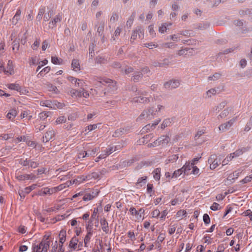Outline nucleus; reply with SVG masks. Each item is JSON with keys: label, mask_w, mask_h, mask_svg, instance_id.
Returning a JSON list of instances; mask_svg holds the SVG:
<instances>
[{"label": "nucleus", "mask_w": 252, "mask_h": 252, "mask_svg": "<svg viewBox=\"0 0 252 252\" xmlns=\"http://www.w3.org/2000/svg\"><path fill=\"white\" fill-rule=\"evenodd\" d=\"M17 115V111L15 109H11L7 114V118L10 120H13Z\"/></svg>", "instance_id": "obj_33"}, {"label": "nucleus", "mask_w": 252, "mask_h": 252, "mask_svg": "<svg viewBox=\"0 0 252 252\" xmlns=\"http://www.w3.org/2000/svg\"><path fill=\"white\" fill-rule=\"evenodd\" d=\"M220 76H221L220 73H216L214 74V75H213L212 76H210L208 77V80H213V81L217 80L220 78Z\"/></svg>", "instance_id": "obj_50"}, {"label": "nucleus", "mask_w": 252, "mask_h": 252, "mask_svg": "<svg viewBox=\"0 0 252 252\" xmlns=\"http://www.w3.org/2000/svg\"><path fill=\"white\" fill-rule=\"evenodd\" d=\"M116 151H117V146H111L103 151L102 152V154L104 155V157L105 158Z\"/></svg>", "instance_id": "obj_19"}, {"label": "nucleus", "mask_w": 252, "mask_h": 252, "mask_svg": "<svg viewBox=\"0 0 252 252\" xmlns=\"http://www.w3.org/2000/svg\"><path fill=\"white\" fill-rule=\"evenodd\" d=\"M183 173H184V169L182 167L180 169H179L177 170H175L174 173L172 174L171 176L172 178H176L180 176H181Z\"/></svg>", "instance_id": "obj_36"}, {"label": "nucleus", "mask_w": 252, "mask_h": 252, "mask_svg": "<svg viewBox=\"0 0 252 252\" xmlns=\"http://www.w3.org/2000/svg\"><path fill=\"white\" fill-rule=\"evenodd\" d=\"M180 85L179 80L172 79L164 84V87L169 90H172L178 88Z\"/></svg>", "instance_id": "obj_7"}, {"label": "nucleus", "mask_w": 252, "mask_h": 252, "mask_svg": "<svg viewBox=\"0 0 252 252\" xmlns=\"http://www.w3.org/2000/svg\"><path fill=\"white\" fill-rule=\"evenodd\" d=\"M144 32L143 29L141 27H137L132 31L130 41L133 44L135 40L138 37L140 39L144 38Z\"/></svg>", "instance_id": "obj_5"}, {"label": "nucleus", "mask_w": 252, "mask_h": 252, "mask_svg": "<svg viewBox=\"0 0 252 252\" xmlns=\"http://www.w3.org/2000/svg\"><path fill=\"white\" fill-rule=\"evenodd\" d=\"M49 236H44L39 245L33 244L32 252H47L50 246Z\"/></svg>", "instance_id": "obj_3"}, {"label": "nucleus", "mask_w": 252, "mask_h": 252, "mask_svg": "<svg viewBox=\"0 0 252 252\" xmlns=\"http://www.w3.org/2000/svg\"><path fill=\"white\" fill-rule=\"evenodd\" d=\"M161 120L159 119L156 121L154 123L151 124H149L147 125L142 129V132H148L151 130L154 129L156 126H157L160 122Z\"/></svg>", "instance_id": "obj_11"}, {"label": "nucleus", "mask_w": 252, "mask_h": 252, "mask_svg": "<svg viewBox=\"0 0 252 252\" xmlns=\"http://www.w3.org/2000/svg\"><path fill=\"white\" fill-rule=\"evenodd\" d=\"M30 159L28 158H26L24 159L23 158H21L19 160V164L23 165V166H29Z\"/></svg>", "instance_id": "obj_56"}, {"label": "nucleus", "mask_w": 252, "mask_h": 252, "mask_svg": "<svg viewBox=\"0 0 252 252\" xmlns=\"http://www.w3.org/2000/svg\"><path fill=\"white\" fill-rule=\"evenodd\" d=\"M56 193L55 191V188L49 189L48 188H45L42 189L41 190L39 191L38 194L39 195H45L46 194L51 195L53 193Z\"/></svg>", "instance_id": "obj_14"}, {"label": "nucleus", "mask_w": 252, "mask_h": 252, "mask_svg": "<svg viewBox=\"0 0 252 252\" xmlns=\"http://www.w3.org/2000/svg\"><path fill=\"white\" fill-rule=\"evenodd\" d=\"M99 175L97 173L93 172L91 175H88L86 176H82L80 177V179H82L83 181H87L89 180L92 178H94V179H97L99 178Z\"/></svg>", "instance_id": "obj_21"}, {"label": "nucleus", "mask_w": 252, "mask_h": 252, "mask_svg": "<svg viewBox=\"0 0 252 252\" xmlns=\"http://www.w3.org/2000/svg\"><path fill=\"white\" fill-rule=\"evenodd\" d=\"M143 74L140 72H135L132 77V79L134 82H138L140 79L142 78Z\"/></svg>", "instance_id": "obj_28"}, {"label": "nucleus", "mask_w": 252, "mask_h": 252, "mask_svg": "<svg viewBox=\"0 0 252 252\" xmlns=\"http://www.w3.org/2000/svg\"><path fill=\"white\" fill-rule=\"evenodd\" d=\"M217 157V156L215 154L211 155L210 156L208 159V162L210 164V166H211L212 165L213 162H214V161L216 160Z\"/></svg>", "instance_id": "obj_54"}, {"label": "nucleus", "mask_w": 252, "mask_h": 252, "mask_svg": "<svg viewBox=\"0 0 252 252\" xmlns=\"http://www.w3.org/2000/svg\"><path fill=\"white\" fill-rule=\"evenodd\" d=\"M15 177L18 180L21 181L32 179L34 178V176L32 174H20L19 173H18L16 174Z\"/></svg>", "instance_id": "obj_12"}, {"label": "nucleus", "mask_w": 252, "mask_h": 252, "mask_svg": "<svg viewBox=\"0 0 252 252\" xmlns=\"http://www.w3.org/2000/svg\"><path fill=\"white\" fill-rule=\"evenodd\" d=\"M36 185H32L25 188V192L26 194L29 193L32 190L35 189Z\"/></svg>", "instance_id": "obj_64"}, {"label": "nucleus", "mask_w": 252, "mask_h": 252, "mask_svg": "<svg viewBox=\"0 0 252 252\" xmlns=\"http://www.w3.org/2000/svg\"><path fill=\"white\" fill-rule=\"evenodd\" d=\"M62 20V15L60 13L57 15L49 23V27L53 28L56 26V24L61 22Z\"/></svg>", "instance_id": "obj_13"}, {"label": "nucleus", "mask_w": 252, "mask_h": 252, "mask_svg": "<svg viewBox=\"0 0 252 252\" xmlns=\"http://www.w3.org/2000/svg\"><path fill=\"white\" fill-rule=\"evenodd\" d=\"M134 70V69L131 67H127V68L124 69L122 68L121 70V71L122 72L125 73L126 74H128L129 73H130L132 72Z\"/></svg>", "instance_id": "obj_61"}, {"label": "nucleus", "mask_w": 252, "mask_h": 252, "mask_svg": "<svg viewBox=\"0 0 252 252\" xmlns=\"http://www.w3.org/2000/svg\"><path fill=\"white\" fill-rule=\"evenodd\" d=\"M220 161L221 159L218 158L217 157L216 160L214 161V162H213L212 165L211 166H210V168L212 170L215 169L220 163Z\"/></svg>", "instance_id": "obj_47"}, {"label": "nucleus", "mask_w": 252, "mask_h": 252, "mask_svg": "<svg viewBox=\"0 0 252 252\" xmlns=\"http://www.w3.org/2000/svg\"><path fill=\"white\" fill-rule=\"evenodd\" d=\"M119 15L116 12H113L112 15L110 18V22L111 23H115L118 21Z\"/></svg>", "instance_id": "obj_48"}, {"label": "nucleus", "mask_w": 252, "mask_h": 252, "mask_svg": "<svg viewBox=\"0 0 252 252\" xmlns=\"http://www.w3.org/2000/svg\"><path fill=\"white\" fill-rule=\"evenodd\" d=\"M50 114V112H42L39 113V118L40 120L44 121L49 117Z\"/></svg>", "instance_id": "obj_44"}, {"label": "nucleus", "mask_w": 252, "mask_h": 252, "mask_svg": "<svg viewBox=\"0 0 252 252\" xmlns=\"http://www.w3.org/2000/svg\"><path fill=\"white\" fill-rule=\"evenodd\" d=\"M187 212L184 210H180V211H178V212L176 214V217L177 218H180V219H182L183 217H186V216Z\"/></svg>", "instance_id": "obj_51"}, {"label": "nucleus", "mask_w": 252, "mask_h": 252, "mask_svg": "<svg viewBox=\"0 0 252 252\" xmlns=\"http://www.w3.org/2000/svg\"><path fill=\"white\" fill-rule=\"evenodd\" d=\"M217 91L215 89H211L206 92V95L208 97H211L212 95L216 94Z\"/></svg>", "instance_id": "obj_60"}, {"label": "nucleus", "mask_w": 252, "mask_h": 252, "mask_svg": "<svg viewBox=\"0 0 252 252\" xmlns=\"http://www.w3.org/2000/svg\"><path fill=\"white\" fill-rule=\"evenodd\" d=\"M231 109L227 108L223 110L221 113L218 116V119H223L226 117L230 113Z\"/></svg>", "instance_id": "obj_27"}, {"label": "nucleus", "mask_w": 252, "mask_h": 252, "mask_svg": "<svg viewBox=\"0 0 252 252\" xmlns=\"http://www.w3.org/2000/svg\"><path fill=\"white\" fill-rule=\"evenodd\" d=\"M178 158V155H173L171 156H169L168 158V162H171L173 163L177 161V160Z\"/></svg>", "instance_id": "obj_52"}, {"label": "nucleus", "mask_w": 252, "mask_h": 252, "mask_svg": "<svg viewBox=\"0 0 252 252\" xmlns=\"http://www.w3.org/2000/svg\"><path fill=\"white\" fill-rule=\"evenodd\" d=\"M51 62L55 64H61L63 62V60L61 58H58L57 57H52Z\"/></svg>", "instance_id": "obj_43"}, {"label": "nucleus", "mask_w": 252, "mask_h": 252, "mask_svg": "<svg viewBox=\"0 0 252 252\" xmlns=\"http://www.w3.org/2000/svg\"><path fill=\"white\" fill-rule=\"evenodd\" d=\"M240 173L241 172L239 171H235L234 172L230 174L228 176V177L227 178V180L233 182L235 179H237L238 178Z\"/></svg>", "instance_id": "obj_24"}, {"label": "nucleus", "mask_w": 252, "mask_h": 252, "mask_svg": "<svg viewBox=\"0 0 252 252\" xmlns=\"http://www.w3.org/2000/svg\"><path fill=\"white\" fill-rule=\"evenodd\" d=\"M246 151H247V149L246 148H243L242 149L237 150L235 152L231 153V154H232V156H234V158L242 155Z\"/></svg>", "instance_id": "obj_31"}, {"label": "nucleus", "mask_w": 252, "mask_h": 252, "mask_svg": "<svg viewBox=\"0 0 252 252\" xmlns=\"http://www.w3.org/2000/svg\"><path fill=\"white\" fill-rule=\"evenodd\" d=\"M167 30V23H163L159 27L158 31L161 33H164Z\"/></svg>", "instance_id": "obj_59"}, {"label": "nucleus", "mask_w": 252, "mask_h": 252, "mask_svg": "<svg viewBox=\"0 0 252 252\" xmlns=\"http://www.w3.org/2000/svg\"><path fill=\"white\" fill-rule=\"evenodd\" d=\"M170 64L168 59H164L161 62H156L154 63V65L156 67H166Z\"/></svg>", "instance_id": "obj_17"}, {"label": "nucleus", "mask_w": 252, "mask_h": 252, "mask_svg": "<svg viewBox=\"0 0 252 252\" xmlns=\"http://www.w3.org/2000/svg\"><path fill=\"white\" fill-rule=\"evenodd\" d=\"M122 32V28H120V27H118L114 32V36H112L111 38V41L112 42L115 41V40H116L115 37L119 36Z\"/></svg>", "instance_id": "obj_35"}, {"label": "nucleus", "mask_w": 252, "mask_h": 252, "mask_svg": "<svg viewBox=\"0 0 252 252\" xmlns=\"http://www.w3.org/2000/svg\"><path fill=\"white\" fill-rule=\"evenodd\" d=\"M66 236V231L63 229H62L60 231L59 235V236L60 237L59 243L60 244H63L65 242Z\"/></svg>", "instance_id": "obj_25"}, {"label": "nucleus", "mask_w": 252, "mask_h": 252, "mask_svg": "<svg viewBox=\"0 0 252 252\" xmlns=\"http://www.w3.org/2000/svg\"><path fill=\"white\" fill-rule=\"evenodd\" d=\"M71 66L73 68V70H75V69L80 70V65L79 61L76 59H73L72 61Z\"/></svg>", "instance_id": "obj_37"}, {"label": "nucleus", "mask_w": 252, "mask_h": 252, "mask_svg": "<svg viewBox=\"0 0 252 252\" xmlns=\"http://www.w3.org/2000/svg\"><path fill=\"white\" fill-rule=\"evenodd\" d=\"M129 130L130 128L128 126L121 127L116 129L112 136L114 137H119L123 135L124 134H127L129 132Z\"/></svg>", "instance_id": "obj_10"}, {"label": "nucleus", "mask_w": 252, "mask_h": 252, "mask_svg": "<svg viewBox=\"0 0 252 252\" xmlns=\"http://www.w3.org/2000/svg\"><path fill=\"white\" fill-rule=\"evenodd\" d=\"M100 223L101 225L102 230L105 232L106 234L108 233L109 227L108 223L106 220L104 218L101 219L100 220Z\"/></svg>", "instance_id": "obj_18"}, {"label": "nucleus", "mask_w": 252, "mask_h": 252, "mask_svg": "<svg viewBox=\"0 0 252 252\" xmlns=\"http://www.w3.org/2000/svg\"><path fill=\"white\" fill-rule=\"evenodd\" d=\"M234 158V156H232V154H230L229 156H227L226 158L222 161V165H225L228 163V162Z\"/></svg>", "instance_id": "obj_53"}, {"label": "nucleus", "mask_w": 252, "mask_h": 252, "mask_svg": "<svg viewBox=\"0 0 252 252\" xmlns=\"http://www.w3.org/2000/svg\"><path fill=\"white\" fill-rule=\"evenodd\" d=\"M19 41L17 40H14L12 43V50L14 51L15 50L16 51H18L19 48Z\"/></svg>", "instance_id": "obj_58"}, {"label": "nucleus", "mask_w": 252, "mask_h": 252, "mask_svg": "<svg viewBox=\"0 0 252 252\" xmlns=\"http://www.w3.org/2000/svg\"><path fill=\"white\" fill-rule=\"evenodd\" d=\"M194 165V163H188L186 162V164L182 167L184 169V174H188L189 171H190L192 168V166Z\"/></svg>", "instance_id": "obj_26"}, {"label": "nucleus", "mask_w": 252, "mask_h": 252, "mask_svg": "<svg viewBox=\"0 0 252 252\" xmlns=\"http://www.w3.org/2000/svg\"><path fill=\"white\" fill-rule=\"evenodd\" d=\"M5 68V74L7 75H12L14 73L12 62L9 60L7 64V67Z\"/></svg>", "instance_id": "obj_16"}, {"label": "nucleus", "mask_w": 252, "mask_h": 252, "mask_svg": "<svg viewBox=\"0 0 252 252\" xmlns=\"http://www.w3.org/2000/svg\"><path fill=\"white\" fill-rule=\"evenodd\" d=\"M8 88L9 89L16 90L19 92H21L22 91V88L18 84H9L8 85Z\"/></svg>", "instance_id": "obj_30"}, {"label": "nucleus", "mask_w": 252, "mask_h": 252, "mask_svg": "<svg viewBox=\"0 0 252 252\" xmlns=\"http://www.w3.org/2000/svg\"><path fill=\"white\" fill-rule=\"evenodd\" d=\"M147 177L143 176L139 178L136 183V185L139 187H142L147 182Z\"/></svg>", "instance_id": "obj_29"}, {"label": "nucleus", "mask_w": 252, "mask_h": 252, "mask_svg": "<svg viewBox=\"0 0 252 252\" xmlns=\"http://www.w3.org/2000/svg\"><path fill=\"white\" fill-rule=\"evenodd\" d=\"M92 234H93V232L91 231V230H90L87 232V234L84 238L85 247H87V244L90 241V240L91 239V236L92 235Z\"/></svg>", "instance_id": "obj_39"}, {"label": "nucleus", "mask_w": 252, "mask_h": 252, "mask_svg": "<svg viewBox=\"0 0 252 252\" xmlns=\"http://www.w3.org/2000/svg\"><path fill=\"white\" fill-rule=\"evenodd\" d=\"M160 171L161 169L160 168H157L154 170L153 174L154 178L156 180H159L160 178Z\"/></svg>", "instance_id": "obj_32"}, {"label": "nucleus", "mask_w": 252, "mask_h": 252, "mask_svg": "<svg viewBox=\"0 0 252 252\" xmlns=\"http://www.w3.org/2000/svg\"><path fill=\"white\" fill-rule=\"evenodd\" d=\"M55 136V131L52 128H49L48 130L43 136L42 140L44 143H46L52 140Z\"/></svg>", "instance_id": "obj_6"}, {"label": "nucleus", "mask_w": 252, "mask_h": 252, "mask_svg": "<svg viewBox=\"0 0 252 252\" xmlns=\"http://www.w3.org/2000/svg\"><path fill=\"white\" fill-rule=\"evenodd\" d=\"M190 50L192 51L193 49L189 48H185L184 49H182L179 50L177 53V55L178 56H183V55H186L187 54V52L188 51H190Z\"/></svg>", "instance_id": "obj_40"}, {"label": "nucleus", "mask_w": 252, "mask_h": 252, "mask_svg": "<svg viewBox=\"0 0 252 252\" xmlns=\"http://www.w3.org/2000/svg\"><path fill=\"white\" fill-rule=\"evenodd\" d=\"M40 105L42 106H46L51 108L53 107V105L52 101L49 100L40 101Z\"/></svg>", "instance_id": "obj_34"}, {"label": "nucleus", "mask_w": 252, "mask_h": 252, "mask_svg": "<svg viewBox=\"0 0 252 252\" xmlns=\"http://www.w3.org/2000/svg\"><path fill=\"white\" fill-rule=\"evenodd\" d=\"M99 148H94L92 150H88L85 153V155L88 157L93 156L98 151Z\"/></svg>", "instance_id": "obj_38"}, {"label": "nucleus", "mask_w": 252, "mask_h": 252, "mask_svg": "<svg viewBox=\"0 0 252 252\" xmlns=\"http://www.w3.org/2000/svg\"><path fill=\"white\" fill-rule=\"evenodd\" d=\"M172 120L170 119H165L162 124L161 125V128L162 129H164L165 127L169 126L170 124H171Z\"/></svg>", "instance_id": "obj_41"}, {"label": "nucleus", "mask_w": 252, "mask_h": 252, "mask_svg": "<svg viewBox=\"0 0 252 252\" xmlns=\"http://www.w3.org/2000/svg\"><path fill=\"white\" fill-rule=\"evenodd\" d=\"M97 81L105 86L104 94H113L117 90V82L108 78H98Z\"/></svg>", "instance_id": "obj_1"}, {"label": "nucleus", "mask_w": 252, "mask_h": 252, "mask_svg": "<svg viewBox=\"0 0 252 252\" xmlns=\"http://www.w3.org/2000/svg\"><path fill=\"white\" fill-rule=\"evenodd\" d=\"M98 193V192H97L96 193H94V192H93L92 193H86L83 197V200L85 201H88L92 200L94 198L95 196L97 195Z\"/></svg>", "instance_id": "obj_23"}, {"label": "nucleus", "mask_w": 252, "mask_h": 252, "mask_svg": "<svg viewBox=\"0 0 252 252\" xmlns=\"http://www.w3.org/2000/svg\"><path fill=\"white\" fill-rule=\"evenodd\" d=\"M147 94L146 91L136 90L135 96L131 98L130 102L132 103L148 104L150 102V98L145 96Z\"/></svg>", "instance_id": "obj_2"}, {"label": "nucleus", "mask_w": 252, "mask_h": 252, "mask_svg": "<svg viewBox=\"0 0 252 252\" xmlns=\"http://www.w3.org/2000/svg\"><path fill=\"white\" fill-rule=\"evenodd\" d=\"M105 26V23L103 21H98L97 24L95 25L97 27V32L99 36H101L103 34V31Z\"/></svg>", "instance_id": "obj_15"}, {"label": "nucleus", "mask_w": 252, "mask_h": 252, "mask_svg": "<svg viewBox=\"0 0 252 252\" xmlns=\"http://www.w3.org/2000/svg\"><path fill=\"white\" fill-rule=\"evenodd\" d=\"M178 226V224L177 223H175L172 225H170V227L168 228V233L170 235L173 234L175 232Z\"/></svg>", "instance_id": "obj_45"}, {"label": "nucleus", "mask_w": 252, "mask_h": 252, "mask_svg": "<svg viewBox=\"0 0 252 252\" xmlns=\"http://www.w3.org/2000/svg\"><path fill=\"white\" fill-rule=\"evenodd\" d=\"M237 117H235L228 122L220 125L219 129L220 131H224L230 128L233 124V123L237 120Z\"/></svg>", "instance_id": "obj_9"}, {"label": "nucleus", "mask_w": 252, "mask_h": 252, "mask_svg": "<svg viewBox=\"0 0 252 252\" xmlns=\"http://www.w3.org/2000/svg\"><path fill=\"white\" fill-rule=\"evenodd\" d=\"M157 115V111H156L153 107H148L143 111L140 115L137 118L136 121L139 122L143 120H152Z\"/></svg>", "instance_id": "obj_4"}, {"label": "nucleus", "mask_w": 252, "mask_h": 252, "mask_svg": "<svg viewBox=\"0 0 252 252\" xmlns=\"http://www.w3.org/2000/svg\"><path fill=\"white\" fill-rule=\"evenodd\" d=\"M145 210L143 208H140L138 211V220H143L144 218Z\"/></svg>", "instance_id": "obj_63"}, {"label": "nucleus", "mask_w": 252, "mask_h": 252, "mask_svg": "<svg viewBox=\"0 0 252 252\" xmlns=\"http://www.w3.org/2000/svg\"><path fill=\"white\" fill-rule=\"evenodd\" d=\"M170 137L165 135L161 136L158 139H157L154 142V145H162V146H164L167 145L168 142L170 141Z\"/></svg>", "instance_id": "obj_8"}, {"label": "nucleus", "mask_w": 252, "mask_h": 252, "mask_svg": "<svg viewBox=\"0 0 252 252\" xmlns=\"http://www.w3.org/2000/svg\"><path fill=\"white\" fill-rule=\"evenodd\" d=\"M71 185V181H67L66 183L64 184H62L60 185L59 186L57 187H55V189L56 192H57L59 191H61L65 188L66 187H68L70 185Z\"/></svg>", "instance_id": "obj_22"}, {"label": "nucleus", "mask_w": 252, "mask_h": 252, "mask_svg": "<svg viewBox=\"0 0 252 252\" xmlns=\"http://www.w3.org/2000/svg\"><path fill=\"white\" fill-rule=\"evenodd\" d=\"M129 212L131 215L135 216L136 218L138 220V211L133 207H131L129 209Z\"/></svg>", "instance_id": "obj_49"}, {"label": "nucleus", "mask_w": 252, "mask_h": 252, "mask_svg": "<svg viewBox=\"0 0 252 252\" xmlns=\"http://www.w3.org/2000/svg\"><path fill=\"white\" fill-rule=\"evenodd\" d=\"M47 85V89L49 91H50V92H54L56 93H57L58 92V89L57 88V87L52 85V84L51 83H47L46 84Z\"/></svg>", "instance_id": "obj_46"}, {"label": "nucleus", "mask_w": 252, "mask_h": 252, "mask_svg": "<svg viewBox=\"0 0 252 252\" xmlns=\"http://www.w3.org/2000/svg\"><path fill=\"white\" fill-rule=\"evenodd\" d=\"M45 127V125L41 124H37L35 126L37 132L43 130Z\"/></svg>", "instance_id": "obj_62"}, {"label": "nucleus", "mask_w": 252, "mask_h": 252, "mask_svg": "<svg viewBox=\"0 0 252 252\" xmlns=\"http://www.w3.org/2000/svg\"><path fill=\"white\" fill-rule=\"evenodd\" d=\"M78 242V239L76 236H74L69 242V247L75 250L77 248Z\"/></svg>", "instance_id": "obj_20"}, {"label": "nucleus", "mask_w": 252, "mask_h": 252, "mask_svg": "<svg viewBox=\"0 0 252 252\" xmlns=\"http://www.w3.org/2000/svg\"><path fill=\"white\" fill-rule=\"evenodd\" d=\"M226 105V101H222L220 102L218 106H216L214 109L215 111L219 112L220 110L222 109Z\"/></svg>", "instance_id": "obj_42"}, {"label": "nucleus", "mask_w": 252, "mask_h": 252, "mask_svg": "<svg viewBox=\"0 0 252 252\" xmlns=\"http://www.w3.org/2000/svg\"><path fill=\"white\" fill-rule=\"evenodd\" d=\"M135 16V13H133L129 17L128 20L126 22V25L129 26L130 27L132 24Z\"/></svg>", "instance_id": "obj_55"}, {"label": "nucleus", "mask_w": 252, "mask_h": 252, "mask_svg": "<svg viewBox=\"0 0 252 252\" xmlns=\"http://www.w3.org/2000/svg\"><path fill=\"white\" fill-rule=\"evenodd\" d=\"M66 121V118L65 116H60L59 117L56 121V124H62L63 123H65Z\"/></svg>", "instance_id": "obj_57"}]
</instances>
